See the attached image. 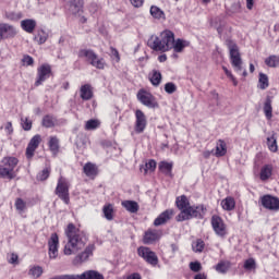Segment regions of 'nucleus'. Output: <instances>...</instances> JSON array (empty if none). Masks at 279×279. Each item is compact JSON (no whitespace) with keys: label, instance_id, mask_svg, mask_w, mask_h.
I'll return each mask as SVG.
<instances>
[{"label":"nucleus","instance_id":"nucleus-32","mask_svg":"<svg viewBox=\"0 0 279 279\" xmlns=\"http://www.w3.org/2000/svg\"><path fill=\"white\" fill-rule=\"evenodd\" d=\"M189 206H191V203H189V198L184 195H182L181 197L177 198V208H179V210H186V208H189Z\"/></svg>","mask_w":279,"mask_h":279},{"label":"nucleus","instance_id":"nucleus-45","mask_svg":"<svg viewBox=\"0 0 279 279\" xmlns=\"http://www.w3.org/2000/svg\"><path fill=\"white\" fill-rule=\"evenodd\" d=\"M99 125H101V122H99V120L92 119L86 122L85 130H97Z\"/></svg>","mask_w":279,"mask_h":279},{"label":"nucleus","instance_id":"nucleus-24","mask_svg":"<svg viewBox=\"0 0 279 279\" xmlns=\"http://www.w3.org/2000/svg\"><path fill=\"white\" fill-rule=\"evenodd\" d=\"M21 26L27 34H33L34 29H36V22L34 20H23Z\"/></svg>","mask_w":279,"mask_h":279},{"label":"nucleus","instance_id":"nucleus-44","mask_svg":"<svg viewBox=\"0 0 279 279\" xmlns=\"http://www.w3.org/2000/svg\"><path fill=\"white\" fill-rule=\"evenodd\" d=\"M28 275L33 278H40L43 276V267L34 266L29 269Z\"/></svg>","mask_w":279,"mask_h":279},{"label":"nucleus","instance_id":"nucleus-5","mask_svg":"<svg viewBox=\"0 0 279 279\" xmlns=\"http://www.w3.org/2000/svg\"><path fill=\"white\" fill-rule=\"evenodd\" d=\"M78 58H86L89 64H92V66H95V69H105L106 66V61H104L102 58L99 59L97 53H95V51L93 50H80Z\"/></svg>","mask_w":279,"mask_h":279},{"label":"nucleus","instance_id":"nucleus-54","mask_svg":"<svg viewBox=\"0 0 279 279\" xmlns=\"http://www.w3.org/2000/svg\"><path fill=\"white\" fill-rule=\"evenodd\" d=\"M49 173H50L49 168H46L41 171V173L38 174L37 178L38 180L45 181L47 180V178H49Z\"/></svg>","mask_w":279,"mask_h":279},{"label":"nucleus","instance_id":"nucleus-57","mask_svg":"<svg viewBox=\"0 0 279 279\" xmlns=\"http://www.w3.org/2000/svg\"><path fill=\"white\" fill-rule=\"evenodd\" d=\"M134 8H141L145 0H130Z\"/></svg>","mask_w":279,"mask_h":279},{"label":"nucleus","instance_id":"nucleus-11","mask_svg":"<svg viewBox=\"0 0 279 279\" xmlns=\"http://www.w3.org/2000/svg\"><path fill=\"white\" fill-rule=\"evenodd\" d=\"M211 226H213L214 232L218 236H223L226 234V223H223V219H221V217L217 215L213 216Z\"/></svg>","mask_w":279,"mask_h":279},{"label":"nucleus","instance_id":"nucleus-17","mask_svg":"<svg viewBox=\"0 0 279 279\" xmlns=\"http://www.w3.org/2000/svg\"><path fill=\"white\" fill-rule=\"evenodd\" d=\"M262 206L268 210H279V198L266 195L262 198Z\"/></svg>","mask_w":279,"mask_h":279},{"label":"nucleus","instance_id":"nucleus-21","mask_svg":"<svg viewBox=\"0 0 279 279\" xmlns=\"http://www.w3.org/2000/svg\"><path fill=\"white\" fill-rule=\"evenodd\" d=\"M264 113L266 119L271 120L274 117V107H271V97L267 96L264 102Z\"/></svg>","mask_w":279,"mask_h":279},{"label":"nucleus","instance_id":"nucleus-6","mask_svg":"<svg viewBox=\"0 0 279 279\" xmlns=\"http://www.w3.org/2000/svg\"><path fill=\"white\" fill-rule=\"evenodd\" d=\"M137 254L138 256H141V258L146 260L148 265H151L153 267H156V265H158V255H156V253L151 251V248L147 246H140L137 248Z\"/></svg>","mask_w":279,"mask_h":279},{"label":"nucleus","instance_id":"nucleus-13","mask_svg":"<svg viewBox=\"0 0 279 279\" xmlns=\"http://www.w3.org/2000/svg\"><path fill=\"white\" fill-rule=\"evenodd\" d=\"M58 245H60L58 233H52L48 241L49 258H58Z\"/></svg>","mask_w":279,"mask_h":279},{"label":"nucleus","instance_id":"nucleus-35","mask_svg":"<svg viewBox=\"0 0 279 279\" xmlns=\"http://www.w3.org/2000/svg\"><path fill=\"white\" fill-rule=\"evenodd\" d=\"M0 177L8 178V180H14V178H16V174H14V172L10 168L0 167Z\"/></svg>","mask_w":279,"mask_h":279},{"label":"nucleus","instance_id":"nucleus-41","mask_svg":"<svg viewBox=\"0 0 279 279\" xmlns=\"http://www.w3.org/2000/svg\"><path fill=\"white\" fill-rule=\"evenodd\" d=\"M102 213H104L105 219H107V221H112V219H114V217L112 216V213H114L112 205L105 206L102 208Z\"/></svg>","mask_w":279,"mask_h":279},{"label":"nucleus","instance_id":"nucleus-1","mask_svg":"<svg viewBox=\"0 0 279 279\" xmlns=\"http://www.w3.org/2000/svg\"><path fill=\"white\" fill-rule=\"evenodd\" d=\"M65 235L68 239L63 250V254L65 256L77 254L80 250H84V247H86V236L84 235V232L80 231V229L75 227V225H68Z\"/></svg>","mask_w":279,"mask_h":279},{"label":"nucleus","instance_id":"nucleus-63","mask_svg":"<svg viewBox=\"0 0 279 279\" xmlns=\"http://www.w3.org/2000/svg\"><path fill=\"white\" fill-rule=\"evenodd\" d=\"M206 275L205 274H197L195 275L194 279H206Z\"/></svg>","mask_w":279,"mask_h":279},{"label":"nucleus","instance_id":"nucleus-39","mask_svg":"<svg viewBox=\"0 0 279 279\" xmlns=\"http://www.w3.org/2000/svg\"><path fill=\"white\" fill-rule=\"evenodd\" d=\"M259 88L260 90L269 88V77L264 73H259Z\"/></svg>","mask_w":279,"mask_h":279},{"label":"nucleus","instance_id":"nucleus-8","mask_svg":"<svg viewBox=\"0 0 279 279\" xmlns=\"http://www.w3.org/2000/svg\"><path fill=\"white\" fill-rule=\"evenodd\" d=\"M56 195H58L59 199H62L64 204H69L70 197H69V182H66V179L60 178L58 180V184L56 187Z\"/></svg>","mask_w":279,"mask_h":279},{"label":"nucleus","instance_id":"nucleus-38","mask_svg":"<svg viewBox=\"0 0 279 279\" xmlns=\"http://www.w3.org/2000/svg\"><path fill=\"white\" fill-rule=\"evenodd\" d=\"M205 246H206V244L204 243V240L198 239L195 242H193L192 250L195 253H202V252H204Z\"/></svg>","mask_w":279,"mask_h":279},{"label":"nucleus","instance_id":"nucleus-10","mask_svg":"<svg viewBox=\"0 0 279 279\" xmlns=\"http://www.w3.org/2000/svg\"><path fill=\"white\" fill-rule=\"evenodd\" d=\"M135 118V132L137 134H143V132H145V128H147V118L145 117V113L141 109L136 110Z\"/></svg>","mask_w":279,"mask_h":279},{"label":"nucleus","instance_id":"nucleus-56","mask_svg":"<svg viewBox=\"0 0 279 279\" xmlns=\"http://www.w3.org/2000/svg\"><path fill=\"white\" fill-rule=\"evenodd\" d=\"M9 263H10L11 265H16V263H19V255L12 253V254H11V257L9 258Z\"/></svg>","mask_w":279,"mask_h":279},{"label":"nucleus","instance_id":"nucleus-18","mask_svg":"<svg viewBox=\"0 0 279 279\" xmlns=\"http://www.w3.org/2000/svg\"><path fill=\"white\" fill-rule=\"evenodd\" d=\"M171 217H173V210L167 209L155 219L154 226H165V223H167V221H169Z\"/></svg>","mask_w":279,"mask_h":279},{"label":"nucleus","instance_id":"nucleus-53","mask_svg":"<svg viewBox=\"0 0 279 279\" xmlns=\"http://www.w3.org/2000/svg\"><path fill=\"white\" fill-rule=\"evenodd\" d=\"M256 267V262L253 258L246 259L244 263V269L252 270Z\"/></svg>","mask_w":279,"mask_h":279},{"label":"nucleus","instance_id":"nucleus-51","mask_svg":"<svg viewBox=\"0 0 279 279\" xmlns=\"http://www.w3.org/2000/svg\"><path fill=\"white\" fill-rule=\"evenodd\" d=\"M22 128L25 132H29V130H32V121L27 118H22Z\"/></svg>","mask_w":279,"mask_h":279},{"label":"nucleus","instance_id":"nucleus-26","mask_svg":"<svg viewBox=\"0 0 279 279\" xmlns=\"http://www.w3.org/2000/svg\"><path fill=\"white\" fill-rule=\"evenodd\" d=\"M49 149L53 154V156H58V153L60 151V140L58 137L52 136L49 141Z\"/></svg>","mask_w":279,"mask_h":279},{"label":"nucleus","instance_id":"nucleus-42","mask_svg":"<svg viewBox=\"0 0 279 279\" xmlns=\"http://www.w3.org/2000/svg\"><path fill=\"white\" fill-rule=\"evenodd\" d=\"M189 45V43L182 40V39H178L175 43H173V47L172 49H174V51L177 53H181V51L184 49V47H186Z\"/></svg>","mask_w":279,"mask_h":279},{"label":"nucleus","instance_id":"nucleus-16","mask_svg":"<svg viewBox=\"0 0 279 279\" xmlns=\"http://www.w3.org/2000/svg\"><path fill=\"white\" fill-rule=\"evenodd\" d=\"M160 236H162V231L149 229L145 232L143 241L145 245H153V243L160 240Z\"/></svg>","mask_w":279,"mask_h":279},{"label":"nucleus","instance_id":"nucleus-14","mask_svg":"<svg viewBox=\"0 0 279 279\" xmlns=\"http://www.w3.org/2000/svg\"><path fill=\"white\" fill-rule=\"evenodd\" d=\"M40 141H43V138L38 134L34 135L32 137V140L29 141L27 148H26V158L28 160L34 158V154H35L36 149H38V145H40Z\"/></svg>","mask_w":279,"mask_h":279},{"label":"nucleus","instance_id":"nucleus-59","mask_svg":"<svg viewBox=\"0 0 279 279\" xmlns=\"http://www.w3.org/2000/svg\"><path fill=\"white\" fill-rule=\"evenodd\" d=\"M126 279H142L141 274L134 272L126 277Z\"/></svg>","mask_w":279,"mask_h":279},{"label":"nucleus","instance_id":"nucleus-22","mask_svg":"<svg viewBox=\"0 0 279 279\" xmlns=\"http://www.w3.org/2000/svg\"><path fill=\"white\" fill-rule=\"evenodd\" d=\"M84 2L82 0H70V12L71 14H80L82 12V8Z\"/></svg>","mask_w":279,"mask_h":279},{"label":"nucleus","instance_id":"nucleus-31","mask_svg":"<svg viewBox=\"0 0 279 279\" xmlns=\"http://www.w3.org/2000/svg\"><path fill=\"white\" fill-rule=\"evenodd\" d=\"M236 206V202H234V198L232 197H227L221 201V207L223 210H234V207Z\"/></svg>","mask_w":279,"mask_h":279},{"label":"nucleus","instance_id":"nucleus-25","mask_svg":"<svg viewBox=\"0 0 279 279\" xmlns=\"http://www.w3.org/2000/svg\"><path fill=\"white\" fill-rule=\"evenodd\" d=\"M271 173H274V166L265 165L260 170V180L265 182V180H269L271 178Z\"/></svg>","mask_w":279,"mask_h":279},{"label":"nucleus","instance_id":"nucleus-34","mask_svg":"<svg viewBox=\"0 0 279 279\" xmlns=\"http://www.w3.org/2000/svg\"><path fill=\"white\" fill-rule=\"evenodd\" d=\"M267 146L270 151L276 154L278 151V142L276 140V134L274 133L270 137H267Z\"/></svg>","mask_w":279,"mask_h":279},{"label":"nucleus","instance_id":"nucleus-23","mask_svg":"<svg viewBox=\"0 0 279 279\" xmlns=\"http://www.w3.org/2000/svg\"><path fill=\"white\" fill-rule=\"evenodd\" d=\"M226 154H228L226 142L223 140H219L216 146L215 156L217 158H221L222 156H226Z\"/></svg>","mask_w":279,"mask_h":279},{"label":"nucleus","instance_id":"nucleus-37","mask_svg":"<svg viewBox=\"0 0 279 279\" xmlns=\"http://www.w3.org/2000/svg\"><path fill=\"white\" fill-rule=\"evenodd\" d=\"M150 82L153 86H160V82H162V74L156 70L153 71V75L150 77Z\"/></svg>","mask_w":279,"mask_h":279},{"label":"nucleus","instance_id":"nucleus-60","mask_svg":"<svg viewBox=\"0 0 279 279\" xmlns=\"http://www.w3.org/2000/svg\"><path fill=\"white\" fill-rule=\"evenodd\" d=\"M5 130L9 132V134H12L14 132V129L12 128V122H8Z\"/></svg>","mask_w":279,"mask_h":279},{"label":"nucleus","instance_id":"nucleus-19","mask_svg":"<svg viewBox=\"0 0 279 279\" xmlns=\"http://www.w3.org/2000/svg\"><path fill=\"white\" fill-rule=\"evenodd\" d=\"M74 279H105L97 270H86L82 275H74Z\"/></svg>","mask_w":279,"mask_h":279},{"label":"nucleus","instance_id":"nucleus-2","mask_svg":"<svg viewBox=\"0 0 279 279\" xmlns=\"http://www.w3.org/2000/svg\"><path fill=\"white\" fill-rule=\"evenodd\" d=\"M175 43V35L171 31H163L160 36H151L148 40V47L154 51H169L173 49Z\"/></svg>","mask_w":279,"mask_h":279},{"label":"nucleus","instance_id":"nucleus-61","mask_svg":"<svg viewBox=\"0 0 279 279\" xmlns=\"http://www.w3.org/2000/svg\"><path fill=\"white\" fill-rule=\"evenodd\" d=\"M246 8L247 10H252L254 8V0H246Z\"/></svg>","mask_w":279,"mask_h":279},{"label":"nucleus","instance_id":"nucleus-36","mask_svg":"<svg viewBox=\"0 0 279 279\" xmlns=\"http://www.w3.org/2000/svg\"><path fill=\"white\" fill-rule=\"evenodd\" d=\"M215 269L218 274H228V269H230V262H220L215 266Z\"/></svg>","mask_w":279,"mask_h":279},{"label":"nucleus","instance_id":"nucleus-29","mask_svg":"<svg viewBox=\"0 0 279 279\" xmlns=\"http://www.w3.org/2000/svg\"><path fill=\"white\" fill-rule=\"evenodd\" d=\"M41 125L44 128H56V125H58V119L53 116L47 114L43 118Z\"/></svg>","mask_w":279,"mask_h":279},{"label":"nucleus","instance_id":"nucleus-46","mask_svg":"<svg viewBox=\"0 0 279 279\" xmlns=\"http://www.w3.org/2000/svg\"><path fill=\"white\" fill-rule=\"evenodd\" d=\"M47 33L45 31H39L38 34L35 36V40H38L39 45H44V43H47Z\"/></svg>","mask_w":279,"mask_h":279},{"label":"nucleus","instance_id":"nucleus-43","mask_svg":"<svg viewBox=\"0 0 279 279\" xmlns=\"http://www.w3.org/2000/svg\"><path fill=\"white\" fill-rule=\"evenodd\" d=\"M150 14L154 19H162L165 16V12L156 5L150 7Z\"/></svg>","mask_w":279,"mask_h":279},{"label":"nucleus","instance_id":"nucleus-7","mask_svg":"<svg viewBox=\"0 0 279 279\" xmlns=\"http://www.w3.org/2000/svg\"><path fill=\"white\" fill-rule=\"evenodd\" d=\"M53 75L51 71V65L49 63H44L37 69V78L35 81V86H43L44 82H47L49 77Z\"/></svg>","mask_w":279,"mask_h":279},{"label":"nucleus","instance_id":"nucleus-58","mask_svg":"<svg viewBox=\"0 0 279 279\" xmlns=\"http://www.w3.org/2000/svg\"><path fill=\"white\" fill-rule=\"evenodd\" d=\"M111 54L113 56V58L117 59V62H119L121 60V57L119 56V50L111 48Z\"/></svg>","mask_w":279,"mask_h":279},{"label":"nucleus","instance_id":"nucleus-28","mask_svg":"<svg viewBox=\"0 0 279 279\" xmlns=\"http://www.w3.org/2000/svg\"><path fill=\"white\" fill-rule=\"evenodd\" d=\"M83 171L87 178H95V175H97V166L92 162H87L84 166Z\"/></svg>","mask_w":279,"mask_h":279},{"label":"nucleus","instance_id":"nucleus-30","mask_svg":"<svg viewBox=\"0 0 279 279\" xmlns=\"http://www.w3.org/2000/svg\"><path fill=\"white\" fill-rule=\"evenodd\" d=\"M2 163L7 169H11V171L14 172V169L16 168V165H19V159L15 157H4L2 159Z\"/></svg>","mask_w":279,"mask_h":279},{"label":"nucleus","instance_id":"nucleus-50","mask_svg":"<svg viewBox=\"0 0 279 279\" xmlns=\"http://www.w3.org/2000/svg\"><path fill=\"white\" fill-rule=\"evenodd\" d=\"M222 70L225 71L227 77H229L231 82H233V86H239V82L236 81V77H234L232 72H230L226 66H222Z\"/></svg>","mask_w":279,"mask_h":279},{"label":"nucleus","instance_id":"nucleus-27","mask_svg":"<svg viewBox=\"0 0 279 279\" xmlns=\"http://www.w3.org/2000/svg\"><path fill=\"white\" fill-rule=\"evenodd\" d=\"M122 206L125 208V210H128V213H138V203L135 201H123Z\"/></svg>","mask_w":279,"mask_h":279},{"label":"nucleus","instance_id":"nucleus-55","mask_svg":"<svg viewBox=\"0 0 279 279\" xmlns=\"http://www.w3.org/2000/svg\"><path fill=\"white\" fill-rule=\"evenodd\" d=\"M22 62H24L26 66H32V64H34V58H32L31 56H24Z\"/></svg>","mask_w":279,"mask_h":279},{"label":"nucleus","instance_id":"nucleus-48","mask_svg":"<svg viewBox=\"0 0 279 279\" xmlns=\"http://www.w3.org/2000/svg\"><path fill=\"white\" fill-rule=\"evenodd\" d=\"M15 208L20 213H23V210H25V208H27V205H26V203L22 198H17L15 201Z\"/></svg>","mask_w":279,"mask_h":279},{"label":"nucleus","instance_id":"nucleus-9","mask_svg":"<svg viewBox=\"0 0 279 279\" xmlns=\"http://www.w3.org/2000/svg\"><path fill=\"white\" fill-rule=\"evenodd\" d=\"M93 252H95V244H88L84 252L76 255L73 259V265H82V263H86L90 256H93Z\"/></svg>","mask_w":279,"mask_h":279},{"label":"nucleus","instance_id":"nucleus-40","mask_svg":"<svg viewBox=\"0 0 279 279\" xmlns=\"http://www.w3.org/2000/svg\"><path fill=\"white\" fill-rule=\"evenodd\" d=\"M265 64L267 66H270L272 69H276V66H279V57L278 56H270L265 60Z\"/></svg>","mask_w":279,"mask_h":279},{"label":"nucleus","instance_id":"nucleus-64","mask_svg":"<svg viewBox=\"0 0 279 279\" xmlns=\"http://www.w3.org/2000/svg\"><path fill=\"white\" fill-rule=\"evenodd\" d=\"M159 62H167V54H161L158 57Z\"/></svg>","mask_w":279,"mask_h":279},{"label":"nucleus","instance_id":"nucleus-52","mask_svg":"<svg viewBox=\"0 0 279 279\" xmlns=\"http://www.w3.org/2000/svg\"><path fill=\"white\" fill-rule=\"evenodd\" d=\"M190 269L197 274L198 271H202V264L199 262H192L190 263Z\"/></svg>","mask_w":279,"mask_h":279},{"label":"nucleus","instance_id":"nucleus-4","mask_svg":"<svg viewBox=\"0 0 279 279\" xmlns=\"http://www.w3.org/2000/svg\"><path fill=\"white\" fill-rule=\"evenodd\" d=\"M204 215H206V207L204 205L189 206V208H185L178 215L177 221H189V219L193 218L204 219Z\"/></svg>","mask_w":279,"mask_h":279},{"label":"nucleus","instance_id":"nucleus-20","mask_svg":"<svg viewBox=\"0 0 279 279\" xmlns=\"http://www.w3.org/2000/svg\"><path fill=\"white\" fill-rule=\"evenodd\" d=\"M80 93L83 101H89V99L93 97V86H90V84L82 85Z\"/></svg>","mask_w":279,"mask_h":279},{"label":"nucleus","instance_id":"nucleus-33","mask_svg":"<svg viewBox=\"0 0 279 279\" xmlns=\"http://www.w3.org/2000/svg\"><path fill=\"white\" fill-rule=\"evenodd\" d=\"M172 169H173V163H170L167 161L159 162V171H161V173H165V175H171Z\"/></svg>","mask_w":279,"mask_h":279},{"label":"nucleus","instance_id":"nucleus-49","mask_svg":"<svg viewBox=\"0 0 279 279\" xmlns=\"http://www.w3.org/2000/svg\"><path fill=\"white\" fill-rule=\"evenodd\" d=\"M148 171L154 172L156 171V160L150 159L148 162L145 165V173Z\"/></svg>","mask_w":279,"mask_h":279},{"label":"nucleus","instance_id":"nucleus-47","mask_svg":"<svg viewBox=\"0 0 279 279\" xmlns=\"http://www.w3.org/2000/svg\"><path fill=\"white\" fill-rule=\"evenodd\" d=\"M165 90L168 93V95H173L175 90H178V86H175L174 83H166Z\"/></svg>","mask_w":279,"mask_h":279},{"label":"nucleus","instance_id":"nucleus-15","mask_svg":"<svg viewBox=\"0 0 279 279\" xmlns=\"http://www.w3.org/2000/svg\"><path fill=\"white\" fill-rule=\"evenodd\" d=\"M16 36V28L10 24H0V40L14 38Z\"/></svg>","mask_w":279,"mask_h":279},{"label":"nucleus","instance_id":"nucleus-3","mask_svg":"<svg viewBox=\"0 0 279 279\" xmlns=\"http://www.w3.org/2000/svg\"><path fill=\"white\" fill-rule=\"evenodd\" d=\"M226 45L229 49L231 64L235 73H242L243 77H247V70L243 69V59H241V52L239 51V46L232 39H227Z\"/></svg>","mask_w":279,"mask_h":279},{"label":"nucleus","instance_id":"nucleus-62","mask_svg":"<svg viewBox=\"0 0 279 279\" xmlns=\"http://www.w3.org/2000/svg\"><path fill=\"white\" fill-rule=\"evenodd\" d=\"M213 154V150H205L203 153L204 158H210V155Z\"/></svg>","mask_w":279,"mask_h":279},{"label":"nucleus","instance_id":"nucleus-12","mask_svg":"<svg viewBox=\"0 0 279 279\" xmlns=\"http://www.w3.org/2000/svg\"><path fill=\"white\" fill-rule=\"evenodd\" d=\"M137 99H140L141 104L143 106H146L147 108H158V102L156 101V98L153 97L149 93H138Z\"/></svg>","mask_w":279,"mask_h":279}]
</instances>
